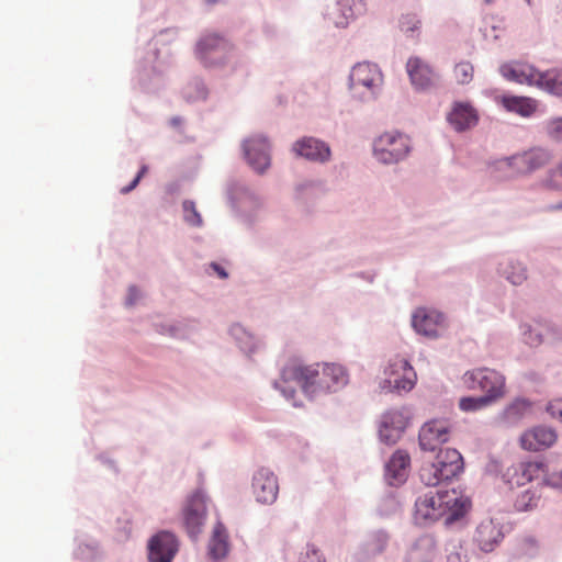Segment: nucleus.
I'll return each instance as SVG.
<instances>
[{
    "label": "nucleus",
    "instance_id": "3",
    "mask_svg": "<svg viewBox=\"0 0 562 562\" xmlns=\"http://www.w3.org/2000/svg\"><path fill=\"white\" fill-rule=\"evenodd\" d=\"M463 385L472 391H481L484 398L495 403L505 396V376L490 368H477L462 375Z\"/></svg>",
    "mask_w": 562,
    "mask_h": 562
},
{
    "label": "nucleus",
    "instance_id": "45",
    "mask_svg": "<svg viewBox=\"0 0 562 562\" xmlns=\"http://www.w3.org/2000/svg\"><path fill=\"white\" fill-rule=\"evenodd\" d=\"M526 341L531 346H538L542 339L536 330H530L526 336Z\"/></svg>",
    "mask_w": 562,
    "mask_h": 562
},
{
    "label": "nucleus",
    "instance_id": "25",
    "mask_svg": "<svg viewBox=\"0 0 562 562\" xmlns=\"http://www.w3.org/2000/svg\"><path fill=\"white\" fill-rule=\"evenodd\" d=\"M229 548L227 530L222 522H217L207 543V554L214 562H220L227 557Z\"/></svg>",
    "mask_w": 562,
    "mask_h": 562
},
{
    "label": "nucleus",
    "instance_id": "29",
    "mask_svg": "<svg viewBox=\"0 0 562 562\" xmlns=\"http://www.w3.org/2000/svg\"><path fill=\"white\" fill-rule=\"evenodd\" d=\"M533 86L546 90L549 93L562 94V71L559 69H550L544 72L538 70Z\"/></svg>",
    "mask_w": 562,
    "mask_h": 562
},
{
    "label": "nucleus",
    "instance_id": "10",
    "mask_svg": "<svg viewBox=\"0 0 562 562\" xmlns=\"http://www.w3.org/2000/svg\"><path fill=\"white\" fill-rule=\"evenodd\" d=\"M350 85L355 92L363 88L374 94L382 85V74L375 64L359 63L351 70Z\"/></svg>",
    "mask_w": 562,
    "mask_h": 562
},
{
    "label": "nucleus",
    "instance_id": "4",
    "mask_svg": "<svg viewBox=\"0 0 562 562\" xmlns=\"http://www.w3.org/2000/svg\"><path fill=\"white\" fill-rule=\"evenodd\" d=\"M409 137L400 132H385L373 143V155L382 164H396L408 156Z\"/></svg>",
    "mask_w": 562,
    "mask_h": 562
},
{
    "label": "nucleus",
    "instance_id": "38",
    "mask_svg": "<svg viewBox=\"0 0 562 562\" xmlns=\"http://www.w3.org/2000/svg\"><path fill=\"white\" fill-rule=\"evenodd\" d=\"M453 76L459 85H468L473 80L474 67L469 61H461L454 66Z\"/></svg>",
    "mask_w": 562,
    "mask_h": 562
},
{
    "label": "nucleus",
    "instance_id": "30",
    "mask_svg": "<svg viewBox=\"0 0 562 562\" xmlns=\"http://www.w3.org/2000/svg\"><path fill=\"white\" fill-rule=\"evenodd\" d=\"M381 426L393 428V435L386 437L391 440H398L407 426V418L403 412L391 409L382 416Z\"/></svg>",
    "mask_w": 562,
    "mask_h": 562
},
{
    "label": "nucleus",
    "instance_id": "12",
    "mask_svg": "<svg viewBox=\"0 0 562 562\" xmlns=\"http://www.w3.org/2000/svg\"><path fill=\"white\" fill-rule=\"evenodd\" d=\"M446 525H451L462 518L471 506L468 497L457 490L438 491Z\"/></svg>",
    "mask_w": 562,
    "mask_h": 562
},
{
    "label": "nucleus",
    "instance_id": "19",
    "mask_svg": "<svg viewBox=\"0 0 562 562\" xmlns=\"http://www.w3.org/2000/svg\"><path fill=\"white\" fill-rule=\"evenodd\" d=\"M537 72L532 65L519 60L506 61L499 66L502 77L518 85L533 86Z\"/></svg>",
    "mask_w": 562,
    "mask_h": 562
},
{
    "label": "nucleus",
    "instance_id": "16",
    "mask_svg": "<svg viewBox=\"0 0 562 562\" xmlns=\"http://www.w3.org/2000/svg\"><path fill=\"white\" fill-rule=\"evenodd\" d=\"M244 153L249 165L258 172H263L270 166L269 143L261 136H252L245 140Z\"/></svg>",
    "mask_w": 562,
    "mask_h": 562
},
{
    "label": "nucleus",
    "instance_id": "27",
    "mask_svg": "<svg viewBox=\"0 0 562 562\" xmlns=\"http://www.w3.org/2000/svg\"><path fill=\"white\" fill-rule=\"evenodd\" d=\"M502 106L522 117H530L538 110V101L530 97L503 95L499 100Z\"/></svg>",
    "mask_w": 562,
    "mask_h": 562
},
{
    "label": "nucleus",
    "instance_id": "13",
    "mask_svg": "<svg viewBox=\"0 0 562 562\" xmlns=\"http://www.w3.org/2000/svg\"><path fill=\"white\" fill-rule=\"evenodd\" d=\"M450 425L443 419H434L419 430V446L423 450L434 451L449 439Z\"/></svg>",
    "mask_w": 562,
    "mask_h": 562
},
{
    "label": "nucleus",
    "instance_id": "18",
    "mask_svg": "<svg viewBox=\"0 0 562 562\" xmlns=\"http://www.w3.org/2000/svg\"><path fill=\"white\" fill-rule=\"evenodd\" d=\"M439 492H429L417 498L415 503V519L419 524H430L443 518Z\"/></svg>",
    "mask_w": 562,
    "mask_h": 562
},
{
    "label": "nucleus",
    "instance_id": "22",
    "mask_svg": "<svg viewBox=\"0 0 562 562\" xmlns=\"http://www.w3.org/2000/svg\"><path fill=\"white\" fill-rule=\"evenodd\" d=\"M293 151L301 157L313 161H326L330 156L329 147L313 137H304L293 145Z\"/></svg>",
    "mask_w": 562,
    "mask_h": 562
},
{
    "label": "nucleus",
    "instance_id": "20",
    "mask_svg": "<svg viewBox=\"0 0 562 562\" xmlns=\"http://www.w3.org/2000/svg\"><path fill=\"white\" fill-rule=\"evenodd\" d=\"M557 441V434L549 427H535L525 431L520 437V446L528 451H540L551 447Z\"/></svg>",
    "mask_w": 562,
    "mask_h": 562
},
{
    "label": "nucleus",
    "instance_id": "49",
    "mask_svg": "<svg viewBox=\"0 0 562 562\" xmlns=\"http://www.w3.org/2000/svg\"><path fill=\"white\" fill-rule=\"evenodd\" d=\"M558 209H562V204H560V205L558 206Z\"/></svg>",
    "mask_w": 562,
    "mask_h": 562
},
{
    "label": "nucleus",
    "instance_id": "5",
    "mask_svg": "<svg viewBox=\"0 0 562 562\" xmlns=\"http://www.w3.org/2000/svg\"><path fill=\"white\" fill-rule=\"evenodd\" d=\"M546 464L542 461L519 462L507 469L505 476L510 485L522 486L532 480L544 477V482L553 487L562 488V471L546 477Z\"/></svg>",
    "mask_w": 562,
    "mask_h": 562
},
{
    "label": "nucleus",
    "instance_id": "11",
    "mask_svg": "<svg viewBox=\"0 0 562 562\" xmlns=\"http://www.w3.org/2000/svg\"><path fill=\"white\" fill-rule=\"evenodd\" d=\"M206 518L205 498L202 494L195 493L188 502L183 510V525L188 535L196 539L202 532Z\"/></svg>",
    "mask_w": 562,
    "mask_h": 562
},
{
    "label": "nucleus",
    "instance_id": "26",
    "mask_svg": "<svg viewBox=\"0 0 562 562\" xmlns=\"http://www.w3.org/2000/svg\"><path fill=\"white\" fill-rule=\"evenodd\" d=\"M406 68L411 81L416 88L425 89L432 85L435 77L432 69L418 57L409 58Z\"/></svg>",
    "mask_w": 562,
    "mask_h": 562
},
{
    "label": "nucleus",
    "instance_id": "43",
    "mask_svg": "<svg viewBox=\"0 0 562 562\" xmlns=\"http://www.w3.org/2000/svg\"><path fill=\"white\" fill-rule=\"evenodd\" d=\"M146 172H147V167L146 166H142V168L138 171V173L135 177V179L131 182L130 186L122 188L121 192L126 194V193L131 192L133 189H135L136 186L138 184L139 180L145 176Z\"/></svg>",
    "mask_w": 562,
    "mask_h": 562
},
{
    "label": "nucleus",
    "instance_id": "46",
    "mask_svg": "<svg viewBox=\"0 0 562 562\" xmlns=\"http://www.w3.org/2000/svg\"><path fill=\"white\" fill-rule=\"evenodd\" d=\"M549 411L553 417L562 422V401L555 402L549 406Z\"/></svg>",
    "mask_w": 562,
    "mask_h": 562
},
{
    "label": "nucleus",
    "instance_id": "6",
    "mask_svg": "<svg viewBox=\"0 0 562 562\" xmlns=\"http://www.w3.org/2000/svg\"><path fill=\"white\" fill-rule=\"evenodd\" d=\"M553 159L551 150L533 147L498 161L499 168H508L518 175H528L548 166Z\"/></svg>",
    "mask_w": 562,
    "mask_h": 562
},
{
    "label": "nucleus",
    "instance_id": "8",
    "mask_svg": "<svg viewBox=\"0 0 562 562\" xmlns=\"http://www.w3.org/2000/svg\"><path fill=\"white\" fill-rule=\"evenodd\" d=\"M229 48V43L223 36L207 33L198 41L195 55L204 66H215L224 61Z\"/></svg>",
    "mask_w": 562,
    "mask_h": 562
},
{
    "label": "nucleus",
    "instance_id": "47",
    "mask_svg": "<svg viewBox=\"0 0 562 562\" xmlns=\"http://www.w3.org/2000/svg\"><path fill=\"white\" fill-rule=\"evenodd\" d=\"M138 299V290L135 286L128 289L127 304L132 305Z\"/></svg>",
    "mask_w": 562,
    "mask_h": 562
},
{
    "label": "nucleus",
    "instance_id": "32",
    "mask_svg": "<svg viewBox=\"0 0 562 562\" xmlns=\"http://www.w3.org/2000/svg\"><path fill=\"white\" fill-rule=\"evenodd\" d=\"M328 16L336 26H347L349 20L352 18V10L349 2H335L334 7L328 12Z\"/></svg>",
    "mask_w": 562,
    "mask_h": 562
},
{
    "label": "nucleus",
    "instance_id": "23",
    "mask_svg": "<svg viewBox=\"0 0 562 562\" xmlns=\"http://www.w3.org/2000/svg\"><path fill=\"white\" fill-rule=\"evenodd\" d=\"M322 368L323 375L318 381L321 390H326V392L337 391L348 383V372L341 364L323 363Z\"/></svg>",
    "mask_w": 562,
    "mask_h": 562
},
{
    "label": "nucleus",
    "instance_id": "40",
    "mask_svg": "<svg viewBox=\"0 0 562 562\" xmlns=\"http://www.w3.org/2000/svg\"><path fill=\"white\" fill-rule=\"evenodd\" d=\"M401 30L407 35H413L415 31L419 30L420 21L415 15H404L400 21Z\"/></svg>",
    "mask_w": 562,
    "mask_h": 562
},
{
    "label": "nucleus",
    "instance_id": "2",
    "mask_svg": "<svg viewBox=\"0 0 562 562\" xmlns=\"http://www.w3.org/2000/svg\"><path fill=\"white\" fill-rule=\"evenodd\" d=\"M463 471V458L457 449L440 450L434 462L425 464L419 476L424 484L436 486L458 476Z\"/></svg>",
    "mask_w": 562,
    "mask_h": 562
},
{
    "label": "nucleus",
    "instance_id": "7",
    "mask_svg": "<svg viewBox=\"0 0 562 562\" xmlns=\"http://www.w3.org/2000/svg\"><path fill=\"white\" fill-rule=\"evenodd\" d=\"M384 374L382 389L389 392H408L414 387L417 379L416 372L409 362L398 356L390 360Z\"/></svg>",
    "mask_w": 562,
    "mask_h": 562
},
{
    "label": "nucleus",
    "instance_id": "48",
    "mask_svg": "<svg viewBox=\"0 0 562 562\" xmlns=\"http://www.w3.org/2000/svg\"><path fill=\"white\" fill-rule=\"evenodd\" d=\"M211 267L218 274L220 278L226 279L228 277L227 272L217 263H212Z\"/></svg>",
    "mask_w": 562,
    "mask_h": 562
},
{
    "label": "nucleus",
    "instance_id": "42",
    "mask_svg": "<svg viewBox=\"0 0 562 562\" xmlns=\"http://www.w3.org/2000/svg\"><path fill=\"white\" fill-rule=\"evenodd\" d=\"M300 562H325V560L316 548L308 546Z\"/></svg>",
    "mask_w": 562,
    "mask_h": 562
},
{
    "label": "nucleus",
    "instance_id": "41",
    "mask_svg": "<svg viewBox=\"0 0 562 562\" xmlns=\"http://www.w3.org/2000/svg\"><path fill=\"white\" fill-rule=\"evenodd\" d=\"M547 130L552 138L555 140H562V117L549 121L547 124Z\"/></svg>",
    "mask_w": 562,
    "mask_h": 562
},
{
    "label": "nucleus",
    "instance_id": "35",
    "mask_svg": "<svg viewBox=\"0 0 562 562\" xmlns=\"http://www.w3.org/2000/svg\"><path fill=\"white\" fill-rule=\"evenodd\" d=\"M490 405H492V403H490L488 400L484 398L483 396H464L459 401V408L465 413L477 412Z\"/></svg>",
    "mask_w": 562,
    "mask_h": 562
},
{
    "label": "nucleus",
    "instance_id": "31",
    "mask_svg": "<svg viewBox=\"0 0 562 562\" xmlns=\"http://www.w3.org/2000/svg\"><path fill=\"white\" fill-rule=\"evenodd\" d=\"M530 411V403L522 398H517L506 406L503 412L505 422L514 424L524 417Z\"/></svg>",
    "mask_w": 562,
    "mask_h": 562
},
{
    "label": "nucleus",
    "instance_id": "24",
    "mask_svg": "<svg viewBox=\"0 0 562 562\" xmlns=\"http://www.w3.org/2000/svg\"><path fill=\"white\" fill-rule=\"evenodd\" d=\"M409 464L411 458L407 452L403 450L395 451L385 469V476L389 484L398 485L403 483L407 477Z\"/></svg>",
    "mask_w": 562,
    "mask_h": 562
},
{
    "label": "nucleus",
    "instance_id": "36",
    "mask_svg": "<svg viewBox=\"0 0 562 562\" xmlns=\"http://www.w3.org/2000/svg\"><path fill=\"white\" fill-rule=\"evenodd\" d=\"M503 273L513 284H520L527 278L526 268L520 262H508L506 268L503 270Z\"/></svg>",
    "mask_w": 562,
    "mask_h": 562
},
{
    "label": "nucleus",
    "instance_id": "28",
    "mask_svg": "<svg viewBox=\"0 0 562 562\" xmlns=\"http://www.w3.org/2000/svg\"><path fill=\"white\" fill-rule=\"evenodd\" d=\"M436 542L430 536H423L417 539L409 551L412 562H429L436 555Z\"/></svg>",
    "mask_w": 562,
    "mask_h": 562
},
{
    "label": "nucleus",
    "instance_id": "21",
    "mask_svg": "<svg viewBox=\"0 0 562 562\" xmlns=\"http://www.w3.org/2000/svg\"><path fill=\"white\" fill-rule=\"evenodd\" d=\"M449 124L458 132L472 128L477 124V111L469 102H454L447 115Z\"/></svg>",
    "mask_w": 562,
    "mask_h": 562
},
{
    "label": "nucleus",
    "instance_id": "37",
    "mask_svg": "<svg viewBox=\"0 0 562 562\" xmlns=\"http://www.w3.org/2000/svg\"><path fill=\"white\" fill-rule=\"evenodd\" d=\"M387 543V536L384 532L373 533L364 544V551L368 555L381 553Z\"/></svg>",
    "mask_w": 562,
    "mask_h": 562
},
{
    "label": "nucleus",
    "instance_id": "17",
    "mask_svg": "<svg viewBox=\"0 0 562 562\" xmlns=\"http://www.w3.org/2000/svg\"><path fill=\"white\" fill-rule=\"evenodd\" d=\"M279 485L273 472L268 469H259L252 477V493L257 502L272 504L278 496Z\"/></svg>",
    "mask_w": 562,
    "mask_h": 562
},
{
    "label": "nucleus",
    "instance_id": "15",
    "mask_svg": "<svg viewBox=\"0 0 562 562\" xmlns=\"http://www.w3.org/2000/svg\"><path fill=\"white\" fill-rule=\"evenodd\" d=\"M503 538L502 527L493 519H484L476 526L472 540L481 551L488 553L499 546Z\"/></svg>",
    "mask_w": 562,
    "mask_h": 562
},
{
    "label": "nucleus",
    "instance_id": "44",
    "mask_svg": "<svg viewBox=\"0 0 562 562\" xmlns=\"http://www.w3.org/2000/svg\"><path fill=\"white\" fill-rule=\"evenodd\" d=\"M379 434H380L381 440L387 445H394L397 441V440H391L386 437L387 435H393V428L380 426Z\"/></svg>",
    "mask_w": 562,
    "mask_h": 562
},
{
    "label": "nucleus",
    "instance_id": "34",
    "mask_svg": "<svg viewBox=\"0 0 562 562\" xmlns=\"http://www.w3.org/2000/svg\"><path fill=\"white\" fill-rule=\"evenodd\" d=\"M539 496L531 490H526L517 495L515 499V507L519 512H527L537 507Z\"/></svg>",
    "mask_w": 562,
    "mask_h": 562
},
{
    "label": "nucleus",
    "instance_id": "14",
    "mask_svg": "<svg viewBox=\"0 0 562 562\" xmlns=\"http://www.w3.org/2000/svg\"><path fill=\"white\" fill-rule=\"evenodd\" d=\"M179 544L175 535L160 531L148 543V559L150 562H171L178 552Z\"/></svg>",
    "mask_w": 562,
    "mask_h": 562
},
{
    "label": "nucleus",
    "instance_id": "1",
    "mask_svg": "<svg viewBox=\"0 0 562 562\" xmlns=\"http://www.w3.org/2000/svg\"><path fill=\"white\" fill-rule=\"evenodd\" d=\"M323 363L305 364L301 359H290L281 371V378L276 383V387L279 389L288 400H294L296 391L292 386V383L299 385L302 391L314 396L319 393H325L326 390H321L318 381L323 375Z\"/></svg>",
    "mask_w": 562,
    "mask_h": 562
},
{
    "label": "nucleus",
    "instance_id": "9",
    "mask_svg": "<svg viewBox=\"0 0 562 562\" xmlns=\"http://www.w3.org/2000/svg\"><path fill=\"white\" fill-rule=\"evenodd\" d=\"M414 329L426 337H438L447 327L445 316L435 310L417 308L412 317Z\"/></svg>",
    "mask_w": 562,
    "mask_h": 562
},
{
    "label": "nucleus",
    "instance_id": "33",
    "mask_svg": "<svg viewBox=\"0 0 562 562\" xmlns=\"http://www.w3.org/2000/svg\"><path fill=\"white\" fill-rule=\"evenodd\" d=\"M541 184L548 190L562 192V160L548 170Z\"/></svg>",
    "mask_w": 562,
    "mask_h": 562
},
{
    "label": "nucleus",
    "instance_id": "39",
    "mask_svg": "<svg viewBox=\"0 0 562 562\" xmlns=\"http://www.w3.org/2000/svg\"><path fill=\"white\" fill-rule=\"evenodd\" d=\"M184 221L192 226H201L203 223L201 214L198 212L193 201H184L183 204Z\"/></svg>",
    "mask_w": 562,
    "mask_h": 562
}]
</instances>
